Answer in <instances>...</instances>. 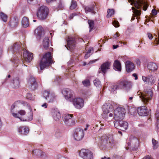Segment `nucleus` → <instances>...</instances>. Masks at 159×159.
Returning <instances> with one entry per match:
<instances>
[{"instance_id": "nucleus-1", "label": "nucleus", "mask_w": 159, "mask_h": 159, "mask_svg": "<svg viewBox=\"0 0 159 159\" xmlns=\"http://www.w3.org/2000/svg\"><path fill=\"white\" fill-rule=\"evenodd\" d=\"M11 113L15 118H19L21 121H29L32 120V110L30 105L23 101L15 102L11 107Z\"/></svg>"}, {"instance_id": "nucleus-2", "label": "nucleus", "mask_w": 159, "mask_h": 159, "mask_svg": "<svg viewBox=\"0 0 159 159\" xmlns=\"http://www.w3.org/2000/svg\"><path fill=\"white\" fill-rule=\"evenodd\" d=\"M53 63L50 52L46 53L40 61V67L41 70L50 66Z\"/></svg>"}, {"instance_id": "nucleus-3", "label": "nucleus", "mask_w": 159, "mask_h": 159, "mask_svg": "<svg viewBox=\"0 0 159 159\" xmlns=\"http://www.w3.org/2000/svg\"><path fill=\"white\" fill-rule=\"evenodd\" d=\"M101 146L102 148H110L116 145V142L111 135H108L102 138Z\"/></svg>"}, {"instance_id": "nucleus-4", "label": "nucleus", "mask_w": 159, "mask_h": 159, "mask_svg": "<svg viewBox=\"0 0 159 159\" xmlns=\"http://www.w3.org/2000/svg\"><path fill=\"white\" fill-rule=\"evenodd\" d=\"M137 95L139 96L143 102L146 105L148 104L150 100L152 99L153 93L151 88L146 89L143 93L138 91L137 93Z\"/></svg>"}, {"instance_id": "nucleus-5", "label": "nucleus", "mask_w": 159, "mask_h": 159, "mask_svg": "<svg viewBox=\"0 0 159 159\" xmlns=\"http://www.w3.org/2000/svg\"><path fill=\"white\" fill-rule=\"evenodd\" d=\"M117 84H119L120 88H122L126 92L129 91L132 88V83L131 82L125 79H121Z\"/></svg>"}, {"instance_id": "nucleus-6", "label": "nucleus", "mask_w": 159, "mask_h": 159, "mask_svg": "<svg viewBox=\"0 0 159 159\" xmlns=\"http://www.w3.org/2000/svg\"><path fill=\"white\" fill-rule=\"evenodd\" d=\"M125 110L122 107L117 108L114 111V119L115 120H122L125 115Z\"/></svg>"}, {"instance_id": "nucleus-7", "label": "nucleus", "mask_w": 159, "mask_h": 159, "mask_svg": "<svg viewBox=\"0 0 159 159\" xmlns=\"http://www.w3.org/2000/svg\"><path fill=\"white\" fill-rule=\"evenodd\" d=\"M49 9L47 7L43 6L39 8L37 13V16L40 20L46 19L49 13Z\"/></svg>"}, {"instance_id": "nucleus-8", "label": "nucleus", "mask_w": 159, "mask_h": 159, "mask_svg": "<svg viewBox=\"0 0 159 159\" xmlns=\"http://www.w3.org/2000/svg\"><path fill=\"white\" fill-rule=\"evenodd\" d=\"M114 123L115 127L122 131H124L128 128V123L122 120H115Z\"/></svg>"}, {"instance_id": "nucleus-9", "label": "nucleus", "mask_w": 159, "mask_h": 159, "mask_svg": "<svg viewBox=\"0 0 159 159\" xmlns=\"http://www.w3.org/2000/svg\"><path fill=\"white\" fill-rule=\"evenodd\" d=\"M129 148L133 151H135L138 148L139 141L136 138L133 136L130 137L129 141L128 143Z\"/></svg>"}, {"instance_id": "nucleus-10", "label": "nucleus", "mask_w": 159, "mask_h": 159, "mask_svg": "<svg viewBox=\"0 0 159 159\" xmlns=\"http://www.w3.org/2000/svg\"><path fill=\"white\" fill-rule=\"evenodd\" d=\"M63 120L66 126H73L75 124V121L73 118V114H65L63 116Z\"/></svg>"}, {"instance_id": "nucleus-11", "label": "nucleus", "mask_w": 159, "mask_h": 159, "mask_svg": "<svg viewBox=\"0 0 159 159\" xmlns=\"http://www.w3.org/2000/svg\"><path fill=\"white\" fill-rule=\"evenodd\" d=\"M80 156L84 159H93V152L88 149H82L79 152Z\"/></svg>"}, {"instance_id": "nucleus-12", "label": "nucleus", "mask_w": 159, "mask_h": 159, "mask_svg": "<svg viewBox=\"0 0 159 159\" xmlns=\"http://www.w3.org/2000/svg\"><path fill=\"white\" fill-rule=\"evenodd\" d=\"M62 93L65 97V98L70 101H71L74 99V92L72 90L68 88L63 89Z\"/></svg>"}, {"instance_id": "nucleus-13", "label": "nucleus", "mask_w": 159, "mask_h": 159, "mask_svg": "<svg viewBox=\"0 0 159 159\" xmlns=\"http://www.w3.org/2000/svg\"><path fill=\"white\" fill-rule=\"evenodd\" d=\"M142 79L144 82L149 85H152L156 81V77L152 75H149L147 76H143Z\"/></svg>"}, {"instance_id": "nucleus-14", "label": "nucleus", "mask_w": 159, "mask_h": 159, "mask_svg": "<svg viewBox=\"0 0 159 159\" xmlns=\"http://www.w3.org/2000/svg\"><path fill=\"white\" fill-rule=\"evenodd\" d=\"M77 39L75 37H68L67 41V47L66 48L68 50L72 51L75 48Z\"/></svg>"}, {"instance_id": "nucleus-15", "label": "nucleus", "mask_w": 159, "mask_h": 159, "mask_svg": "<svg viewBox=\"0 0 159 159\" xmlns=\"http://www.w3.org/2000/svg\"><path fill=\"white\" fill-rule=\"evenodd\" d=\"M84 133L83 129L78 128L76 129L74 132V137L75 139L77 141L81 140L83 138Z\"/></svg>"}, {"instance_id": "nucleus-16", "label": "nucleus", "mask_w": 159, "mask_h": 159, "mask_svg": "<svg viewBox=\"0 0 159 159\" xmlns=\"http://www.w3.org/2000/svg\"><path fill=\"white\" fill-rule=\"evenodd\" d=\"M22 46V45H21L20 43L17 42L13 44L9 49L11 50L14 53L16 52V53L21 54L22 51L23 50Z\"/></svg>"}, {"instance_id": "nucleus-17", "label": "nucleus", "mask_w": 159, "mask_h": 159, "mask_svg": "<svg viewBox=\"0 0 159 159\" xmlns=\"http://www.w3.org/2000/svg\"><path fill=\"white\" fill-rule=\"evenodd\" d=\"M43 94L44 97L49 102H53L55 99V95L53 93H50L48 91H44Z\"/></svg>"}, {"instance_id": "nucleus-18", "label": "nucleus", "mask_w": 159, "mask_h": 159, "mask_svg": "<svg viewBox=\"0 0 159 159\" xmlns=\"http://www.w3.org/2000/svg\"><path fill=\"white\" fill-rule=\"evenodd\" d=\"M72 101L73 105L77 109H80L84 106V101L81 98H76L73 99Z\"/></svg>"}, {"instance_id": "nucleus-19", "label": "nucleus", "mask_w": 159, "mask_h": 159, "mask_svg": "<svg viewBox=\"0 0 159 159\" xmlns=\"http://www.w3.org/2000/svg\"><path fill=\"white\" fill-rule=\"evenodd\" d=\"M102 109L104 113L106 114L112 111L113 107L109 102H108L104 104Z\"/></svg>"}, {"instance_id": "nucleus-20", "label": "nucleus", "mask_w": 159, "mask_h": 159, "mask_svg": "<svg viewBox=\"0 0 159 159\" xmlns=\"http://www.w3.org/2000/svg\"><path fill=\"white\" fill-rule=\"evenodd\" d=\"M102 109L104 113L106 114L112 111L113 107L109 102H108L104 104Z\"/></svg>"}, {"instance_id": "nucleus-21", "label": "nucleus", "mask_w": 159, "mask_h": 159, "mask_svg": "<svg viewBox=\"0 0 159 159\" xmlns=\"http://www.w3.org/2000/svg\"><path fill=\"white\" fill-rule=\"evenodd\" d=\"M102 109L104 113L106 114L112 111L113 107L109 102H108L104 104Z\"/></svg>"}, {"instance_id": "nucleus-22", "label": "nucleus", "mask_w": 159, "mask_h": 159, "mask_svg": "<svg viewBox=\"0 0 159 159\" xmlns=\"http://www.w3.org/2000/svg\"><path fill=\"white\" fill-rule=\"evenodd\" d=\"M137 111L138 114L141 116H146L148 113V110L145 106H143L138 107Z\"/></svg>"}, {"instance_id": "nucleus-23", "label": "nucleus", "mask_w": 159, "mask_h": 159, "mask_svg": "<svg viewBox=\"0 0 159 159\" xmlns=\"http://www.w3.org/2000/svg\"><path fill=\"white\" fill-rule=\"evenodd\" d=\"M17 131L19 134L23 135H26L29 133V129L27 126H22L17 128Z\"/></svg>"}, {"instance_id": "nucleus-24", "label": "nucleus", "mask_w": 159, "mask_h": 159, "mask_svg": "<svg viewBox=\"0 0 159 159\" xmlns=\"http://www.w3.org/2000/svg\"><path fill=\"white\" fill-rule=\"evenodd\" d=\"M34 33L36 35L37 38L40 39L41 37L44 35V33L43 27L41 26H39L34 31Z\"/></svg>"}, {"instance_id": "nucleus-25", "label": "nucleus", "mask_w": 159, "mask_h": 159, "mask_svg": "<svg viewBox=\"0 0 159 159\" xmlns=\"http://www.w3.org/2000/svg\"><path fill=\"white\" fill-rule=\"evenodd\" d=\"M51 114L53 118L56 121L59 120L61 118V114L57 108H54L52 110Z\"/></svg>"}, {"instance_id": "nucleus-26", "label": "nucleus", "mask_w": 159, "mask_h": 159, "mask_svg": "<svg viewBox=\"0 0 159 159\" xmlns=\"http://www.w3.org/2000/svg\"><path fill=\"white\" fill-rule=\"evenodd\" d=\"M23 57L26 61L30 62L33 59V54L27 51H24L23 53Z\"/></svg>"}, {"instance_id": "nucleus-27", "label": "nucleus", "mask_w": 159, "mask_h": 159, "mask_svg": "<svg viewBox=\"0 0 159 159\" xmlns=\"http://www.w3.org/2000/svg\"><path fill=\"white\" fill-rule=\"evenodd\" d=\"M126 70L128 72L132 71L134 69V66L132 62L127 61L125 63Z\"/></svg>"}, {"instance_id": "nucleus-28", "label": "nucleus", "mask_w": 159, "mask_h": 159, "mask_svg": "<svg viewBox=\"0 0 159 159\" xmlns=\"http://www.w3.org/2000/svg\"><path fill=\"white\" fill-rule=\"evenodd\" d=\"M110 63L107 62L102 64L101 67V70L103 75L105 74L107 70L110 69Z\"/></svg>"}, {"instance_id": "nucleus-29", "label": "nucleus", "mask_w": 159, "mask_h": 159, "mask_svg": "<svg viewBox=\"0 0 159 159\" xmlns=\"http://www.w3.org/2000/svg\"><path fill=\"white\" fill-rule=\"evenodd\" d=\"M132 2L134 3L135 7L137 9L143 8V10L144 11L147 10L148 6L147 5H145L144 6H142V3L140 1H136L135 0H132Z\"/></svg>"}, {"instance_id": "nucleus-30", "label": "nucleus", "mask_w": 159, "mask_h": 159, "mask_svg": "<svg viewBox=\"0 0 159 159\" xmlns=\"http://www.w3.org/2000/svg\"><path fill=\"white\" fill-rule=\"evenodd\" d=\"M32 152L33 154H34L38 156H40L42 158L45 159L47 157V155L45 153L43 152L41 150L35 149Z\"/></svg>"}, {"instance_id": "nucleus-31", "label": "nucleus", "mask_w": 159, "mask_h": 159, "mask_svg": "<svg viewBox=\"0 0 159 159\" xmlns=\"http://www.w3.org/2000/svg\"><path fill=\"white\" fill-rule=\"evenodd\" d=\"M95 5L94 4L88 5L85 7L84 8L86 13L91 12L93 14H95L96 12L94 11Z\"/></svg>"}, {"instance_id": "nucleus-32", "label": "nucleus", "mask_w": 159, "mask_h": 159, "mask_svg": "<svg viewBox=\"0 0 159 159\" xmlns=\"http://www.w3.org/2000/svg\"><path fill=\"white\" fill-rule=\"evenodd\" d=\"M18 23V19L16 17H14L11 19L9 23V25L11 28H14L17 26Z\"/></svg>"}, {"instance_id": "nucleus-33", "label": "nucleus", "mask_w": 159, "mask_h": 159, "mask_svg": "<svg viewBox=\"0 0 159 159\" xmlns=\"http://www.w3.org/2000/svg\"><path fill=\"white\" fill-rule=\"evenodd\" d=\"M147 67L149 70L152 71L156 70L157 69V64L152 62H149L148 63Z\"/></svg>"}, {"instance_id": "nucleus-34", "label": "nucleus", "mask_w": 159, "mask_h": 159, "mask_svg": "<svg viewBox=\"0 0 159 159\" xmlns=\"http://www.w3.org/2000/svg\"><path fill=\"white\" fill-rule=\"evenodd\" d=\"M114 68L116 70L120 71L121 65L120 62L118 60H116L113 63Z\"/></svg>"}, {"instance_id": "nucleus-35", "label": "nucleus", "mask_w": 159, "mask_h": 159, "mask_svg": "<svg viewBox=\"0 0 159 159\" xmlns=\"http://www.w3.org/2000/svg\"><path fill=\"white\" fill-rule=\"evenodd\" d=\"M21 23L24 27H27L29 25V20L27 17L25 16L22 19Z\"/></svg>"}, {"instance_id": "nucleus-36", "label": "nucleus", "mask_w": 159, "mask_h": 159, "mask_svg": "<svg viewBox=\"0 0 159 159\" xmlns=\"http://www.w3.org/2000/svg\"><path fill=\"white\" fill-rule=\"evenodd\" d=\"M62 136V134L59 129H56L54 130V136L55 138L59 139Z\"/></svg>"}, {"instance_id": "nucleus-37", "label": "nucleus", "mask_w": 159, "mask_h": 159, "mask_svg": "<svg viewBox=\"0 0 159 159\" xmlns=\"http://www.w3.org/2000/svg\"><path fill=\"white\" fill-rule=\"evenodd\" d=\"M49 41L48 37H45L43 40V45L44 48L47 49L49 46Z\"/></svg>"}, {"instance_id": "nucleus-38", "label": "nucleus", "mask_w": 159, "mask_h": 159, "mask_svg": "<svg viewBox=\"0 0 159 159\" xmlns=\"http://www.w3.org/2000/svg\"><path fill=\"white\" fill-rule=\"evenodd\" d=\"M132 9L133 10V16L132 17L131 21L133 20L136 16H139L141 14V11L140 10L137 9H133V7H132Z\"/></svg>"}, {"instance_id": "nucleus-39", "label": "nucleus", "mask_w": 159, "mask_h": 159, "mask_svg": "<svg viewBox=\"0 0 159 159\" xmlns=\"http://www.w3.org/2000/svg\"><path fill=\"white\" fill-rule=\"evenodd\" d=\"M12 83H13L14 88H17L19 87L20 85V81L18 77H17L14 79Z\"/></svg>"}, {"instance_id": "nucleus-40", "label": "nucleus", "mask_w": 159, "mask_h": 159, "mask_svg": "<svg viewBox=\"0 0 159 159\" xmlns=\"http://www.w3.org/2000/svg\"><path fill=\"white\" fill-rule=\"evenodd\" d=\"M120 88L119 87V84L113 85H111L110 88H109V90L111 92H114V91Z\"/></svg>"}, {"instance_id": "nucleus-41", "label": "nucleus", "mask_w": 159, "mask_h": 159, "mask_svg": "<svg viewBox=\"0 0 159 159\" xmlns=\"http://www.w3.org/2000/svg\"><path fill=\"white\" fill-rule=\"evenodd\" d=\"M0 16L1 19L4 22H6L7 21V16L2 12H0Z\"/></svg>"}, {"instance_id": "nucleus-42", "label": "nucleus", "mask_w": 159, "mask_h": 159, "mask_svg": "<svg viewBox=\"0 0 159 159\" xmlns=\"http://www.w3.org/2000/svg\"><path fill=\"white\" fill-rule=\"evenodd\" d=\"M92 51H93V48H90L84 56V57L85 59H86L90 56Z\"/></svg>"}, {"instance_id": "nucleus-43", "label": "nucleus", "mask_w": 159, "mask_h": 159, "mask_svg": "<svg viewBox=\"0 0 159 159\" xmlns=\"http://www.w3.org/2000/svg\"><path fill=\"white\" fill-rule=\"evenodd\" d=\"M77 5V3L76 2L73 0L71 1V4L70 7V9L71 10H73L75 9Z\"/></svg>"}, {"instance_id": "nucleus-44", "label": "nucleus", "mask_w": 159, "mask_h": 159, "mask_svg": "<svg viewBox=\"0 0 159 159\" xmlns=\"http://www.w3.org/2000/svg\"><path fill=\"white\" fill-rule=\"evenodd\" d=\"M88 23L90 28L89 32H90L94 27V21L92 20H88Z\"/></svg>"}, {"instance_id": "nucleus-45", "label": "nucleus", "mask_w": 159, "mask_h": 159, "mask_svg": "<svg viewBox=\"0 0 159 159\" xmlns=\"http://www.w3.org/2000/svg\"><path fill=\"white\" fill-rule=\"evenodd\" d=\"M35 82H36V80L34 77L32 76H30L28 81V84H30Z\"/></svg>"}, {"instance_id": "nucleus-46", "label": "nucleus", "mask_w": 159, "mask_h": 159, "mask_svg": "<svg viewBox=\"0 0 159 159\" xmlns=\"http://www.w3.org/2000/svg\"><path fill=\"white\" fill-rule=\"evenodd\" d=\"M107 16L108 17H110L114 13V11L113 9H108L107 11Z\"/></svg>"}, {"instance_id": "nucleus-47", "label": "nucleus", "mask_w": 159, "mask_h": 159, "mask_svg": "<svg viewBox=\"0 0 159 159\" xmlns=\"http://www.w3.org/2000/svg\"><path fill=\"white\" fill-rule=\"evenodd\" d=\"M26 98L30 100H33L34 99V97L30 93H27L26 94Z\"/></svg>"}, {"instance_id": "nucleus-48", "label": "nucleus", "mask_w": 159, "mask_h": 159, "mask_svg": "<svg viewBox=\"0 0 159 159\" xmlns=\"http://www.w3.org/2000/svg\"><path fill=\"white\" fill-rule=\"evenodd\" d=\"M83 85L85 86H88L90 84V82L89 80L86 79L82 82Z\"/></svg>"}, {"instance_id": "nucleus-49", "label": "nucleus", "mask_w": 159, "mask_h": 159, "mask_svg": "<svg viewBox=\"0 0 159 159\" xmlns=\"http://www.w3.org/2000/svg\"><path fill=\"white\" fill-rule=\"evenodd\" d=\"M94 85L96 86H98L101 84V82L98 79H96L93 81Z\"/></svg>"}, {"instance_id": "nucleus-50", "label": "nucleus", "mask_w": 159, "mask_h": 159, "mask_svg": "<svg viewBox=\"0 0 159 159\" xmlns=\"http://www.w3.org/2000/svg\"><path fill=\"white\" fill-rule=\"evenodd\" d=\"M31 89L32 90H34L37 88V84L36 82L34 83L30 84Z\"/></svg>"}, {"instance_id": "nucleus-51", "label": "nucleus", "mask_w": 159, "mask_h": 159, "mask_svg": "<svg viewBox=\"0 0 159 159\" xmlns=\"http://www.w3.org/2000/svg\"><path fill=\"white\" fill-rule=\"evenodd\" d=\"M152 143L153 145V148L156 149L157 148V141L153 139L152 140Z\"/></svg>"}, {"instance_id": "nucleus-52", "label": "nucleus", "mask_w": 159, "mask_h": 159, "mask_svg": "<svg viewBox=\"0 0 159 159\" xmlns=\"http://www.w3.org/2000/svg\"><path fill=\"white\" fill-rule=\"evenodd\" d=\"M112 23L113 25L115 27H119V23L118 21L114 20Z\"/></svg>"}, {"instance_id": "nucleus-53", "label": "nucleus", "mask_w": 159, "mask_h": 159, "mask_svg": "<svg viewBox=\"0 0 159 159\" xmlns=\"http://www.w3.org/2000/svg\"><path fill=\"white\" fill-rule=\"evenodd\" d=\"M64 4L61 1H60L59 3V5H58V7L59 8H62L64 7Z\"/></svg>"}, {"instance_id": "nucleus-54", "label": "nucleus", "mask_w": 159, "mask_h": 159, "mask_svg": "<svg viewBox=\"0 0 159 159\" xmlns=\"http://www.w3.org/2000/svg\"><path fill=\"white\" fill-rule=\"evenodd\" d=\"M157 11L156 9H153L152 10V15H156L157 14Z\"/></svg>"}, {"instance_id": "nucleus-55", "label": "nucleus", "mask_w": 159, "mask_h": 159, "mask_svg": "<svg viewBox=\"0 0 159 159\" xmlns=\"http://www.w3.org/2000/svg\"><path fill=\"white\" fill-rule=\"evenodd\" d=\"M28 2L30 4H32L36 2V0H28Z\"/></svg>"}, {"instance_id": "nucleus-56", "label": "nucleus", "mask_w": 159, "mask_h": 159, "mask_svg": "<svg viewBox=\"0 0 159 159\" xmlns=\"http://www.w3.org/2000/svg\"><path fill=\"white\" fill-rule=\"evenodd\" d=\"M18 59H17L16 58H14L12 60L13 62H14L15 64H16L18 62Z\"/></svg>"}, {"instance_id": "nucleus-57", "label": "nucleus", "mask_w": 159, "mask_h": 159, "mask_svg": "<svg viewBox=\"0 0 159 159\" xmlns=\"http://www.w3.org/2000/svg\"><path fill=\"white\" fill-rule=\"evenodd\" d=\"M58 159H69L68 158L62 157L61 156H58Z\"/></svg>"}, {"instance_id": "nucleus-58", "label": "nucleus", "mask_w": 159, "mask_h": 159, "mask_svg": "<svg viewBox=\"0 0 159 159\" xmlns=\"http://www.w3.org/2000/svg\"><path fill=\"white\" fill-rule=\"evenodd\" d=\"M136 62L137 65L140 66L141 64V62L139 59H137L136 60Z\"/></svg>"}, {"instance_id": "nucleus-59", "label": "nucleus", "mask_w": 159, "mask_h": 159, "mask_svg": "<svg viewBox=\"0 0 159 159\" xmlns=\"http://www.w3.org/2000/svg\"><path fill=\"white\" fill-rule=\"evenodd\" d=\"M77 15V14L76 13L74 12L72 13L70 16V19H72L74 16H75Z\"/></svg>"}, {"instance_id": "nucleus-60", "label": "nucleus", "mask_w": 159, "mask_h": 159, "mask_svg": "<svg viewBox=\"0 0 159 159\" xmlns=\"http://www.w3.org/2000/svg\"><path fill=\"white\" fill-rule=\"evenodd\" d=\"M142 159H153L151 157L148 155L144 157Z\"/></svg>"}, {"instance_id": "nucleus-61", "label": "nucleus", "mask_w": 159, "mask_h": 159, "mask_svg": "<svg viewBox=\"0 0 159 159\" xmlns=\"http://www.w3.org/2000/svg\"><path fill=\"white\" fill-rule=\"evenodd\" d=\"M148 37L149 38V39H152V34H150V33H148Z\"/></svg>"}, {"instance_id": "nucleus-62", "label": "nucleus", "mask_w": 159, "mask_h": 159, "mask_svg": "<svg viewBox=\"0 0 159 159\" xmlns=\"http://www.w3.org/2000/svg\"><path fill=\"white\" fill-rule=\"evenodd\" d=\"M157 121L159 122V113H157L155 115Z\"/></svg>"}, {"instance_id": "nucleus-63", "label": "nucleus", "mask_w": 159, "mask_h": 159, "mask_svg": "<svg viewBox=\"0 0 159 159\" xmlns=\"http://www.w3.org/2000/svg\"><path fill=\"white\" fill-rule=\"evenodd\" d=\"M119 33L118 32H117L116 34H114L113 36V37L114 38H116L117 37H118L119 35H118Z\"/></svg>"}, {"instance_id": "nucleus-64", "label": "nucleus", "mask_w": 159, "mask_h": 159, "mask_svg": "<svg viewBox=\"0 0 159 159\" xmlns=\"http://www.w3.org/2000/svg\"><path fill=\"white\" fill-rule=\"evenodd\" d=\"M97 61V60H91V61H90L89 63H88V64H92V63H94L95 62H96V61Z\"/></svg>"}]
</instances>
